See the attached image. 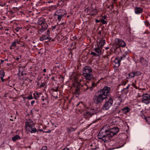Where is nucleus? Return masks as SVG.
I'll return each instance as SVG.
<instances>
[{"label":"nucleus","mask_w":150,"mask_h":150,"mask_svg":"<svg viewBox=\"0 0 150 150\" xmlns=\"http://www.w3.org/2000/svg\"><path fill=\"white\" fill-rule=\"evenodd\" d=\"M110 88L105 86L103 89L98 91L99 93L98 96L96 97V103L102 102L104 99H105L108 96V94L110 93Z\"/></svg>","instance_id":"f257e3e1"},{"label":"nucleus","mask_w":150,"mask_h":150,"mask_svg":"<svg viewBox=\"0 0 150 150\" xmlns=\"http://www.w3.org/2000/svg\"><path fill=\"white\" fill-rule=\"evenodd\" d=\"M92 71L91 68L89 66L84 67L83 71V74L86 79L91 80L93 78V75L91 74Z\"/></svg>","instance_id":"f03ea898"},{"label":"nucleus","mask_w":150,"mask_h":150,"mask_svg":"<svg viewBox=\"0 0 150 150\" xmlns=\"http://www.w3.org/2000/svg\"><path fill=\"white\" fill-rule=\"evenodd\" d=\"M106 128H104V127L100 131L98 135V139H101L103 138V140H107L110 138L108 132V130L104 129H106Z\"/></svg>","instance_id":"7ed1b4c3"},{"label":"nucleus","mask_w":150,"mask_h":150,"mask_svg":"<svg viewBox=\"0 0 150 150\" xmlns=\"http://www.w3.org/2000/svg\"><path fill=\"white\" fill-rule=\"evenodd\" d=\"M107 127L108 129V132L110 138L116 134L119 131L118 128L116 127L110 128V126L107 125L104 126V128H106Z\"/></svg>","instance_id":"20e7f679"},{"label":"nucleus","mask_w":150,"mask_h":150,"mask_svg":"<svg viewBox=\"0 0 150 150\" xmlns=\"http://www.w3.org/2000/svg\"><path fill=\"white\" fill-rule=\"evenodd\" d=\"M113 103L112 99L111 98H109L108 100L105 103V104L103 106V109L105 110H108L112 105Z\"/></svg>","instance_id":"39448f33"},{"label":"nucleus","mask_w":150,"mask_h":150,"mask_svg":"<svg viewBox=\"0 0 150 150\" xmlns=\"http://www.w3.org/2000/svg\"><path fill=\"white\" fill-rule=\"evenodd\" d=\"M25 126L26 129L30 130V127H35L34 124L32 120L28 119L25 122Z\"/></svg>","instance_id":"423d86ee"},{"label":"nucleus","mask_w":150,"mask_h":150,"mask_svg":"<svg viewBox=\"0 0 150 150\" xmlns=\"http://www.w3.org/2000/svg\"><path fill=\"white\" fill-rule=\"evenodd\" d=\"M142 101L146 104H147L149 103L150 102L149 95L147 94L143 95Z\"/></svg>","instance_id":"0eeeda50"},{"label":"nucleus","mask_w":150,"mask_h":150,"mask_svg":"<svg viewBox=\"0 0 150 150\" xmlns=\"http://www.w3.org/2000/svg\"><path fill=\"white\" fill-rule=\"evenodd\" d=\"M115 41L117 44L120 47H124L126 46L125 42L122 40L117 38L115 39Z\"/></svg>","instance_id":"6e6552de"},{"label":"nucleus","mask_w":150,"mask_h":150,"mask_svg":"<svg viewBox=\"0 0 150 150\" xmlns=\"http://www.w3.org/2000/svg\"><path fill=\"white\" fill-rule=\"evenodd\" d=\"M67 13L66 11L64 9H60L56 11L54 15H65Z\"/></svg>","instance_id":"1a4fd4ad"},{"label":"nucleus","mask_w":150,"mask_h":150,"mask_svg":"<svg viewBox=\"0 0 150 150\" xmlns=\"http://www.w3.org/2000/svg\"><path fill=\"white\" fill-rule=\"evenodd\" d=\"M41 28L39 30V32L40 33H42L47 29L48 25L47 23L45 22L44 24L41 25Z\"/></svg>","instance_id":"9d476101"},{"label":"nucleus","mask_w":150,"mask_h":150,"mask_svg":"<svg viewBox=\"0 0 150 150\" xmlns=\"http://www.w3.org/2000/svg\"><path fill=\"white\" fill-rule=\"evenodd\" d=\"M122 59V57H117L115 60V66L118 67L120 65V62Z\"/></svg>","instance_id":"9b49d317"},{"label":"nucleus","mask_w":150,"mask_h":150,"mask_svg":"<svg viewBox=\"0 0 150 150\" xmlns=\"http://www.w3.org/2000/svg\"><path fill=\"white\" fill-rule=\"evenodd\" d=\"M51 38L50 35L48 34V35H43L40 38V40L42 41H43L45 40H51Z\"/></svg>","instance_id":"f8f14e48"},{"label":"nucleus","mask_w":150,"mask_h":150,"mask_svg":"<svg viewBox=\"0 0 150 150\" xmlns=\"http://www.w3.org/2000/svg\"><path fill=\"white\" fill-rule=\"evenodd\" d=\"M140 62L144 66L147 67L148 66L147 61L144 58L142 57L140 58Z\"/></svg>","instance_id":"ddd939ff"},{"label":"nucleus","mask_w":150,"mask_h":150,"mask_svg":"<svg viewBox=\"0 0 150 150\" xmlns=\"http://www.w3.org/2000/svg\"><path fill=\"white\" fill-rule=\"evenodd\" d=\"M94 51V56H99L100 54L101 51L99 48H96Z\"/></svg>","instance_id":"4468645a"},{"label":"nucleus","mask_w":150,"mask_h":150,"mask_svg":"<svg viewBox=\"0 0 150 150\" xmlns=\"http://www.w3.org/2000/svg\"><path fill=\"white\" fill-rule=\"evenodd\" d=\"M80 88V86L79 84H77L76 88L75 89L74 93L75 94L76 97H78L80 94L79 90Z\"/></svg>","instance_id":"2eb2a0df"},{"label":"nucleus","mask_w":150,"mask_h":150,"mask_svg":"<svg viewBox=\"0 0 150 150\" xmlns=\"http://www.w3.org/2000/svg\"><path fill=\"white\" fill-rule=\"evenodd\" d=\"M45 22V20L43 18H39L38 20L37 24L39 25H41Z\"/></svg>","instance_id":"dca6fc26"},{"label":"nucleus","mask_w":150,"mask_h":150,"mask_svg":"<svg viewBox=\"0 0 150 150\" xmlns=\"http://www.w3.org/2000/svg\"><path fill=\"white\" fill-rule=\"evenodd\" d=\"M143 11L142 9L139 7H136L134 12L136 14H138L141 13Z\"/></svg>","instance_id":"f3484780"},{"label":"nucleus","mask_w":150,"mask_h":150,"mask_svg":"<svg viewBox=\"0 0 150 150\" xmlns=\"http://www.w3.org/2000/svg\"><path fill=\"white\" fill-rule=\"evenodd\" d=\"M41 93H38L37 92H35L33 93V95L34 96V99L38 100L40 97V96L41 95Z\"/></svg>","instance_id":"a211bd4d"},{"label":"nucleus","mask_w":150,"mask_h":150,"mask_svg":"<svg viewBox=\"0 0 150 150\" xmlns=\"http://www.w3.org/2000/svg\"><path fill=\"white\" fill-rule=\"evenodd\" d=\"M30 127L31 129H30V130L26 129V130L30 132L31 133H35L37 131V129L34 127Z\"/></svg>","instance_id":"6ab92c4d"},{"label":"nucleus","mask_w":150,"mask_h":150,"mask_svg":"<svg viewBox=\"0 0 150 150\" xmlns=\"http://www.w3.org/2000/svg\"><path fill=\"white\" fill-rule=\"evenodd\" d=\"M5 73L4 71L3 70H1L0 71V77H1V79L2 82L4 81V79H3V77Z\"/></svg>","instance_id":"aec40b11"},{"label":"nucleus","mask_w":150,"mask_h":150,"mask_svg":"<svg viewBox=\"0 0 150 150\" xmlns=\"http://www.w3.org/2000/svg\"><path fill=\"white\" fill-rule=\"evenodd\" d=\"M141 115L142 116V117L143 118V117H144V118L147 121V122L150 124V116L147 117H145L144 115H143L142 114H143V113L142 111H141Z\"/></svg>","instance_id":"412c9836"},{"label":"nucleus","mask_w":150,"mask_h":150,"mask_svg":"<svg viewBox=\"0 0 150 150\" xmlns=\"http://www.w3.org/2000/svg\"><path fill=\"white\" fill-rule=\"evenodd\" d=\"M105 43V40H104L103 39H102L100 41H99V45L98 46L99 47H102L104 45Z\"/></svg>","instance_id":"4be33fe9"},{"label":"nucleus","mask_w":150,"mask_h":150,"mask_svg":"<svg viewBox=\"0 0 150 150\" xmlns=\"http://www.w3.org/2000/svg\"><path fill=\"white\" fill-rule=\"evenodd\" d=\"M130 109L128 107H126L122 109L123 112L125 113H126Z\"/></svg>","instance_id":"5701e85b"},{"label":"nucleus","mask_w":150,"mask_h":150,"mask_svg":"<svg viewBox=\"0 0 150 150\" xmlns=\"http://www.w3.org/2000/svg\"><path fill=\"white\" fill-rule=\"evenodd\" d=\"M20 139L21 138L20 136L18 135H16L12 138V140L14 142L16 141L18 139Z\"/></svg>","instance_id":"b1692460"},{"label":"nucleus","mask_w":150,"mask_h":150,"mask_svg":"<svg viewBox=\"0 0 150 150\" xmlns=\"http://www.w3.org/2000/svg\"><path fill=\"white\" fill-rule=\"evenodd\" d=\"M68 132L69 133L71 132L74 131L75 129H74V128L72 127H70L69 128H68L67 129Z\"/></svg>","instance_id":"393cba45"},{"label":"nucleus","mask_w":150,"mask_h":150,"mask_svg":"<svg viewBox=\"0 0 150 150\" xmlns=\"http://www.w3.org/2000/svg\"><path fill=\"white\" fill-rule=\"evenodd\" d=\"M64 15H54L55 16H57V18L58 19V21H60L62 17L64 16Z\"/></svg>","instance_id":"a878e982"},{"label":"nucleus","mask_w":150,"mask_h":150,"mask_svg":"<svg viewBox=\"0 0 150 150\" xmlns=\"http://www.w3.org/2000/svg\"><path fill=\"white\" fill-rule=\"evenodd\" d=\"M57 7L55 6H52L50 7V10H54L55 9H57Z\"/></svg>","instance_id":"bb28decb"},{"label":"nucleus","mask_w":150,"mask_h":150,"mask_svg":"<svg viewBox=\"0 0 150 150\" xmlns=\"http://www.w3.org/2000/svg\"><path fill=\"white\" fill-rule=\"evenodd\" d=\"M129 77H133L135 76V74L134 72H132L129 74Z\"/></svg>","instance_id":"cd10ccee"},{"label":"nucleus","mask_w":150,"mask_h":150,"mask_svg":"<svg viewBox=\"0 0 150 150\" xmlns=\"http://www.w3.org/2000/svg\"><path fill=\"white\" fill-rule=\"evenodd\" d=\"M134 72L135 74V76H139L141 74L140 72L138 71H135Z\"/></svg>","instance_id":"c85d7f7f"},{"label":"nucleus","mask_w":150,"mask_h":150,"mask_svg":"<svg viewBox=\"0 0 150 150\" xmlns=\"http://www.w3.org/2000/svg\"><path fill=\"white\" fill-rule=\"evenodd\" d=\"M16 46V45L14 41L12 43L11 45V47H13V48H15Z\"/></svg>","instance_id":"c756f323"},{"label":"nucleus","mask_w":150,"mask_h":150,"mask_svg":"<svg viewBox=\"0 0 150 150\" xmlns=\"http://www.w3.org/2000/svg\"><path fill=\"white\" fill-rule=\"evenodd\" d=\"M92 86H94V82H93L92 83ZM89 89L91 91H92L93 90V87L92 86L90 87L87 88V89Z\"/></svg>","instance_id":"7c9ffc66"},{"label":"nucleus","mask_w":150,"mask_h":150,"mask_svg":"<svg viewBox=\"0 0 150 150\" xmlns=\"http://www.w3.org/2000/svg\"><path fill=\"white\" fill-rule=\"evenodd\" d=\"M26 98L28 100H31L33 99V98L31 95L26 97Z\"/></svg>","instance_id":"2f4dec72"},{"label":"nucleus","mask_w":150,"mask_h":150,"mask_svg":"<svg viewBox=\"0 0 150 150\" xmlns=\"http://www.w3.org/2000/svg\"><path fill=\"white\" fill-rule=\"evenodd\" d=\"M101 22L103 24H105L107 23V22L103 19H102L101 20Z\"/></svg>","instance_id":"473e14b6"},{"label":"nucleus","mask_w":150,"mask_h":150,"mask_svg":"<svg viewBox=\"0 0 150 150\" xmlns=\"http://www.w3.org/2000/svg\"><path fill=\"white\" fill-rule=\"evenodd\" d=\"M41 150H47V147L46 146H43Z\"/></svg>","instance_id":"72a5a7b5"},{"label":"nucleus","mask_w":150,"mask_h":150,"mask_svg":"<svg viewBox=\"0 0 150 150\" xmlns=\"http://www.w3.org/2000/svg\"><path fill=\"white\" fill-rule=\"evenodd\" d=\"M16 43H17L18 44H19L20 43V42L18 41V40H16L15 41H14Z\"/></svg>","instance_id":"f704fd0d"},{"label":"nucleus","mask_w":150,"mask_h":150,"mask_svg":"<svg viewBox=\"0 0 150 150\" xmlns=\"http://www.w3.org/2000/svg\"><path fill=\"white\" fill-rule=\"evenodd\" d=\"M118 100H119V101H120L121 102L122 101L120 96H118Z\"/></svg>","instance_id":"c9c22d12"},{"label":"nucleus","mask_w":150,"mask_h":150,"mask_svg":"<svg viewBox=\"0 0 150 150\" xmlns=\"http://www.w3.org/2000/svg\"><path fill=\"white\" fill-rule=\"evenodd\" d=\"M35 100H33L31 102V104L32 105H33L34 103H35Z\"/></svg>","instance_id":"e433bc0d"},{"label":"nucleus","mask_w":150,"mask_h":150,"mask_svg":"<svg viewBox=\"0 0 150 150\" xmlns=\"http://www.w3.org/2000/svg\"><path fill=\"white\" fill-rule=\"evenodd\" d=\"M50 30H48L47 31V35L49 34L50 35Z\"/></svg>","instance_id":"4c0bfd02"},{"label":"nucleus","mask_w":150,"mask_h":150,"mask_svg":"<svg viewBox=\"0 0 150 150\" xmlns=\"http://www.w3.org/2000/svg\"><path fill=\"white\" fill-rule=\"evenodd\" d=\"M103 17L104 18V19H105L107 18V16H106L105 15L103 16Z\"/></svg>","instance_id":"58836bf2"},{"label":"nucleus","mask_w":150,"mask_h":150,"mask_svg":"<svg viewBox=\"0 0 150 150\" xmlns=\"http://www.w3.org/2000/svg\"><path fill=\"white\" fill-rule=\"evenodd\" d=\"M44 85L43 84H42L41 85H40V87H44Z\"/></svg>","instance_id":"ea45409f"},{"label":"nucleus","mask_w":150,"mask_h":150,"mask_svg":"<svg viewBox=\"0 0 150 150\" xmlns=\"http://www.w3.org/2000/svg\"><path fill=\"white\" fill-rule=\"evenodd\" d=\"M51 79L53 81H55L54 77V76H52L51 78Z\"/></svg>","instance_id":"a19ab883"},{"label":"nucleus","mask_w":150,"mask_h":150,"mask_svg":"<svg viewBox=\"0 0 150 150\" xmlns=\"http://www.w3.org/2000/svg\"><path fill=\"white\" fill-rule=\"evenodd\" d=\"M63 150H69V149L65 148Z\"/></svg>","instance_id":"79ce46f5"},{"label":"nucleus","mask_w":150,"mask_h":150,"mask_svg":"<svg viewBox=\"0 0 150 150\" xmlns=\"http://www.w3.org/2000/svg\"><path fill=\"white\" fill-rule=\"evenodd\" d=\"M51 132V130H49L48 131H47L46 132H47V133H50V132Z\"/></svg>","instance_id":"37998d69"},{"label":"nucleus","mask_w":150,"mask_h":150,"mask_svg":"<svg viewBox=\"0 0 150 150\" xmlns=\"http://www.w3.org/2000/svg\"><path fill=\"white\" fill-rule=\"evenodd\" d=\"M96 23H98V22H100V21L98 20H96Z\"/></svg>","instance_id":"c03bdc74"},{"label":"nucleus","mask_w":150,"mask_h":150,"mask_svg":"<svg viewBox=\"0 0 150 150\" xmlns=\"http://www.w3.org/2000/svg\"><path fill=\"white\" fill-rule=\"evenodd\" d=\"M56 27V26H55H55H53V27H52V29H54Z\"/></svg>","instance_id":"a18cd8bd"},{"label":"nucleus","mask_w":150,"mask_h":150,"mask_svg":"<svg viewBox=\"0 0 150 150\" xmlns=\"http://www.w3.org/2000/svg\"><path fill=\"white\" fill-rule=\"evenodd\" d=\"M43 71L44 72H46V69L45 68L43 70Z\"/></svg>","instance_id":"49530a36"},{"label":"nucleus","mask_w":150,"mask_h":150,"mask_svg":"<svg viewBox=\"0 0 150 150\" xmlns=\"http://www.w3.org/2000/svg\"><path fill=\"white\" fill-rule=\"evenodd\" d=\"M6 95H7V94L6 93H5L4 95V97H7V96H6Z\"/></svg>","instance_id":"de8ad7c7"},{"label":"nucleus","mask_w":150,"mask_h":150,"mask_svg":"<svg viewBox=\"0 0 150 150\" xmlns=\"http://www.w3.org/2000/svg\"><path fill=\"white\" fill-rule=\"evenodd\" d=\"M100 110V108L98 107V112Z\"/></svg>","instance_id":"09e8293b"},{"label":"nucleus","mask_w":150,"mask_h":150,"mask_svg":"<svg viewBox=\"0 0 150 150\" xmlns=\"http://www.w3.org/2000/svg\"><path fill=\"white\" fill-rule=\"evenodd\" d=\"M19 57H17L16 59V60L17 61H18L19 60Z\"/></svg>","instance_id":"8fccbe9b"},{"label":"nucleus","mask_w":150,"mask_h":150,"mask_svg":"<svg viewBox=\"0 0 150 150\" xmlns=\"http://www.w3.org/2000/svg\"><path fill=\"white\" fill-rule=\"evenodd\" d=\"M64 0H61V1L62 2V3H63L64 2Z\"/></svg>","instance_id":"3c124183"},{"label":"nucleus","mask_w":150,"mask_h":150,"mask_svg":"<svg viewBox=\"0 0 150 150\" xmlns=\"http://www.w3.org/2000/svg\"><path fill=\"white\" fill-rule=\"evenodd\" d=\"M4 62V60H1V63H3Z\"/></svg>","instance_id":"603ef678"},{"label":"nucleus","mask_w":150,"mask_h":150,"mask_svg":"<svg viewBox=\"0 0 150 150\" xmlns=\"http://www.w3.org/2000/svg\"><path fill=\"white\" fill-rule=\"evenodd\" d=\"M15 30L17 32H18L19 30V29H15Z\"/></svg>","instance_id":"864d4df0"},{"label":"nucleus","mask_w":150,"mask_h":150,"mask_svg":"<svg viewBox=\"0 0 150 150\" xmlns=\"http://www.w3.org/2000/svg\"><path fill=\"white\" fill-rule=\"evenodd\" d=\"M10 49H13V47H10Z\"/></svg>","instance_id":"5fc2aeb1"},{"label":"nucleus","mask_w":150,"mask_h":150,"mask_svg":"<svg viewBox=\"0 0 150 150\" xmlns=\"http://www.w3.org/2000/svg\"><path fill=\"white\" fill-rule=\"evenodd\" d=\"M91 54H94V52H91Z\"/></svg>","instance_id":"6e6d98bb"},{"label":"nucleus","mask_w":150,"mask_h":150,"mask_svg":"<svg viewBox=\"0 0 150 150\" xmlns=\"http://www.w3.org/2000/svg\"><path fill=\"white\" fill-rule=\"evenodd\" d=\"M65 1H66L68 2H69L70 1L69 0H65Z\"/></svg>","instance_id":"4d7b16f0"},{"label":"nucleus","mask_w":150,"mask_h":150,"mask_svg":"<svg viewBox=\"0 0 150 150\" xmlns=\"http://www.w3.org/2000/svg\"><path fill=\"white\" fill-rule=\"evenodd\" d=\"M42 100L43 101H44V99L43 98H42Z\"/></svg>","instance_id":"13d9d810"},{"label":"nucleus","mask_w":150,"mask_h":150,"mask_svg":"<svg viewBox=\"0 0 150 150\" xmlns=\"http://www.w3.org/2000/svg\"><path fill=\"white\" fill-rule=\"evenodd\" d=\"M99 83V81H98L96 83V85H97V83Z\"/></svg>","instance_id":"bf43d9fd"},{"label":"nucleus","mask_w":150,"mask_h":150,"mask_svg":"<svg viewBox=\"0 0 150 150\" xmlns=\"http://www.w3.org/2000/svg\"><path fill=\"white\" fill-rule=\"evenodd\" d=\"M132 85H133V86H134L135 84H134L133 83Z\"/></svg>","instance_id":"052dcab7"},{"label":"nucleus","mask_w":150,"mask_h":150,"mask_svg":"<svg viewBox=\"0 0 150 150\" xmlns=\"http://www.w3.org/2000/svg\"><path fill=\"white\" fill-rule=\"evenodd\" d=\"M32 81V80H30V82H31Z\"/></svg>","instance_id":"680f3d73"},{"label":"nucleus","mask_w":150,"mask_h":150,"mask_svg":"<svg viewBox=\"0 0 150 150\" xmlns=\"http://www.w3.org/2000/svg\"><path fill=\"white\" fill-rule=\"evenodd\" d=\"M5 30L6 31H8V29H6Z\"/></svg>","instance_id":"e2e57ef3"},{"label":"nucleus","mask_w":150,"mask_h":150,"mask_svg":"<svg viewBox=\"0 0 150 150\" xmlns=\"http://www.w3.org/2000/svg\"><path fill=\"white\" fill-rule=\"evenodd\" d=\"M10 120L11 121H13V120L11 119Z\"/></svg>","instance_id":"0e129e2a"},{"label":"nucleus","mask_w":150,"mask_h":150,"mask_svg":"<svg viewBox=\"0 0 150 150\" xmlns=\"http://www.w3.org/2000/svg\"><path fill=\"white\" fill-rule=\"evenodd\" d=\"M57 5L58 6H59V4H57Z\"/></svg>","instance_id":"69168bd1"},{"label":"nucleus","mask_w":150,"mask_h":150,"mask_svg":"<svg viewBox=\"0 0 150 150\" xmlns=\"http://www.w3.org/2000/svg\"><path fill=\"white\" fill-rule=\"evenodd\" d=\"M80 103H78L77 104V105H78Z\"/></svg>","instance_id":"338daca9"},{"label":"nucleus","mask_w":150,"mask_h":150,"mask_svg":"<svg viewBox=\"0 0 150 150\" xmlns=\"http://www.w3.org/2000/svg\"><path fill=\"white\" fill-rule=\"evenodd\" d=\"M149 40H150V37H149Z\"/></svg>","instance_id":"774afa93"}]
</instances>
